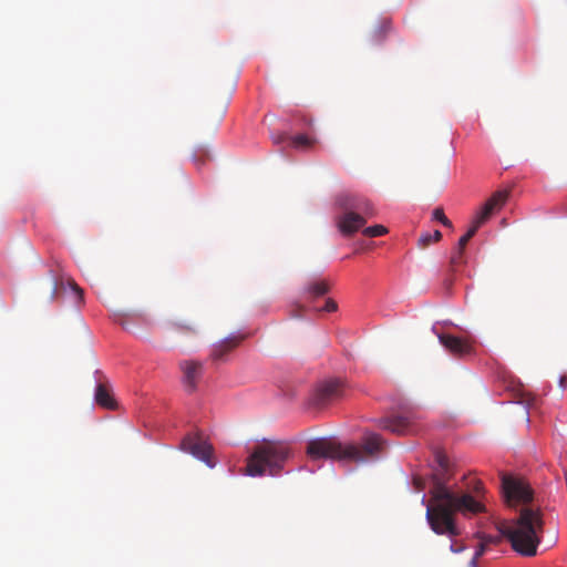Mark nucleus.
<instances>
[{
    "instance_id": "f257e3e1",
    "label": "nucleus",
    "mask_w": 567,
    "mask_h": 567,
    "mask_svg": "<svg viewBox=\"0 0 567 567\" xmlns=\"http://www.w3.org/2000/svg\"><path fill=\"white\" fill-rule=\"evenodd\" d=\"M439 470L433 474L431 498L426 505V520L437 535L454 538L461 534L455 514L474 515L485 511L480 496L484 491L481 482H476L473 492L476 497L445 484V473L449 471V460L442 454L436 455Z\"/></svg>"
},
{
    "instance_id": "f03ea898",
    "label": "nucleus",
    "mask_w": 567,
    "mask_h": 567,
    "mask_svg": "<svg viewBox=\"0 0 567 567\" xmlns=\"http://www.w3.org/2000/svg\"><path fill=\"white\" fill-rule=\"evenodd\" d=\"M543 525L542 513L538 508L523 507L517 519L504 522L498 526L501 535L477 534V537L487 545L498 544L505 537L509 540L515 551L530 557L537 553Z\"/></svg>"
},
{
    "instance_id": "7ed1b4c3",
    "label": "nucleus",
    "mask_w": 567,
    "mask_h": 567,
    "mask_svg": "<svg viewBox=\"0 0 567 567\" xmlns=\"http://www.w3.org/2000/svg\"><path fill=\"white\" fill-rule=\"evenodd\" d=\"M384 444L380 434L367 432L362 439V445H342L330 439H318L310 441L307 445V454L313 461L330 458L338 461L363 462L368 456L378 454Z\"/></svg>"
},
{
    "instance_id": "20e7f679",
    "label": "nucleus",
    "mask_w": 567,
    "mask_h": 567,
    "mask_svg": "<svg viewBox=\"0 0 567 567\" xmlns=\"http://www.w3.org/2000/svg\"><path fill=\"white\" fill-rule=\"evenodd\" d=\"M290 456L284 442L264 441L256 445L247 458L245 473L249 476L278 475Z\"/></svg>"
},
{
    "instance_id": "39448f33",
    "label": "nucleus",
    "mask_w": 567,
    "mask_h": 567,
    "mask_svg": "<svg viewBox=\"0 0 567 567\" xmlns=\"http://www.w3.org/2000/svg\"><path fill=\"white\" fill-rule=\"evenodd\" d=\"M340 206L346 210L336 219L337 227L343 236H351L361 229L367 217L374 216L372 204L364 197L343 195L339 198Z\"/></svg>"
},
{
    "instance_id": "423d86ee",
    "label": "nucleus",
    "mask_w": 567,
    "mask_h": 567,
    "mask_svg": "<svg viewBox=\"0 0 567 567\" xmlns=\"http://www.w3.org/2000/svg\"><path fill=\"white\" fill-rule=\"evenodd\" d=\"M502 489L505 502L509 506L527 504L533 499L530 486L522 478L503 475Z\"/></svg>"
},
{
    "instance_id": "0eeeda50",
    "label": "nucleus",
    "mask_w": 567,
    "mask_h": 567,
    "mask_svg": "<svg viewBox=\"0 0 567 567\" xmlns=\"http://www.w3.org/2000/svg\"><path fill=\"white\" fill-rule=\"evenodd\" d=\"M377 425L382 430L398 435L413 434L417 431L416 416L411 412L381 417L377 420Z\"/></svg>"
},
{
    "instance_id": "6e6552de",
    "label": "nucleus",
    "mask_w": 567,
    "mask_h": 567,
    "mask_svg": "<svg viewBox=\"0 0 567 567\" xmlns=\"http://www.w3.org/2000/svg\"><path fill=\"white\" fill-rule=\"evenodd\" d=\"M343 395V383L340 380L332 379L320 383L313 395L312 404L317 408H324L331 402Z\"/></svg>"
},
{
    "instance_id": "1a4fd4ad",
    "label": "nucleus",
    "mask_w": 567,
    "mask_h": 567,
    "mask_svg": "<svg viewBox=\"0 0 567 567\" xmlns=\"http://www.w3.org/2000/svg\"><path fill=\"white\" fill-rule=\"evenodd\" d=\"M181 450L192 454L208 466H214L210 461L212 446L199 434H187L181 442Z\"/></svg>"
},
{
    "instance_id": "9d476101",
    "label": "nucleus",
    "mask_w": 567,
    "mask_h": 567,
    "mask_svg": "<svg viewBox=\"0 0 567 567\" xmlns=\"http://www.w3.org/2000/svg\"><path fill=\"white\" fill-rule=\"evenodd\" d=\"M183 372L182 382L188 392L195 391L197 382L203 375V363L195 360H183L179 362Z\"/></svg>"
},
{
    "instance_id": "9b49d317",
    "label": "nucleus",
    "mask_w": 567,
    "mask_h": 567,
    "mask_svg": "<svg viewBox=\"0 0 567 567\" xmlns=\"http://www.w3.org/2000/svg\"><path fill=\"white\" fill-rule=\"evenodd\" d=\"M440 342L445 349H447L454 355H466L473 351V344L465 339L452 336V334H440Z\"/></svg>"
},
{
    "instance_id": "f8f14e48",
    "label": "nucleus",
    "mask_w": 567,
    "mask_h": 567,
    "mask_svg": "<svg viewBox=\"0 0 567 567\" xmlns=\"http://www.w3.org/2000/svg\"><path fill=\"white\" fill-rule=\"evenodd\" d=\"M508 196H509L508 190L495 192L486 200V203L482 207L481 212L477 214L476 218H478L480 221L485 223L495 210H499L505 205Z\"/></svg>"
},
{
    "instance_id": "ddd939ff",
    "label": "nucleus",
    "mask_w": 567,
    "mask_h": 567,
    "mask_svg": "<svg viewBox=\"0 0 567 567\" xmlns=\"http://www.w3.org/2000/svg\"><path fill=\"white\" fill-rule=\"evenodd\" d=\"M246 334H231L213 347L210 357L214 361H223L246 338Z\"/></svg>"
},
{
    "instance_id": "4468645a",
    "label": "nucleus",
    "mask_w": 567,
    "mask_h": 567,
    "mask_svg": "<svg viewBox=\"0 0 567 567\" xmlns=\"http://www.w3.org/2000/svg\"><path fill=\"white\" fill-rule=\"evenodd\" d=\"M483 224L484 223L480 221V219L475 217L467 233L460 238L457 247L453 251L450 260L453 267H456L463 262V254L467 243L474 237V235Z\"/></svg>"
},
{
    "instance_id": "2eb2a0df",
    "label": "nucleus",
    "mask_w": 567,
    "mask_h": 567,
    "mask_svg": "<svg viewBox=\"0 0 567 567\" xmlns=\"http://www.w3.org/2000/svg\"><path fill=\"white\" fill-rule=\"evenodd\" d=\"M94 398H95V402L100 406L109 409V410L116 409V401L114 400V398L111 394L110 389L105 384L99 383L96 385Z\"/></svg>"
},
{
    "instance_id": "dca6fc26",
    "label": "nucleus",
    "mask_w": 567,
    "mask_h": 567,
    "mask_svg": "<svg viewBox=\"0 0 567 567\" xmlns=\"http://www.w3.org/2000/svg\"><path fill=\"white\" fill-rule=\"evenodd\" d=\"M330 289L329 282L326 280H313L305 287V292L310 297L317 298L326 295Z\"/></svg>"
},
{
    "instance_id": "f3484780",
    "label": "nucleus",
    "mask_w": 567,
    "mask_h": 567,
    "mask_svg": "<svg viewBox=\"0 0 567 567\" xmlns=\"http://www.w3.org/2000/svg\"><path fill=\"white\" fill-rule=\"evenodd\" d=\"M317 143V140L315 137H310L306 134H298L293 137H291V145L301 151H309L311 150Z\"/></svg>"
},
{
    "instance_id": "a211bd4d",
    "label": "nucleus",
    "mask_w": 567,
    "mask_h": 567,
    "mask_svg": "<svg viewBox=\"0 0 567 567\" xmlns=\"http://www.w3.org/2000/svg\"><path fill=\"white\" fill-rule=\"evenodd\" d=\"M441 238H442V233L440 230H434L433 234H423L419 238V247L425 248L429 245H431L432 243L439 241Z\"/></svg>"
},
{
    "instance_id": "6ab92c4d",
    "label": "nucleus",
    "mask_w": 567,
    "mask_h": 567,
    "mask_svg": "<svg viewBox=\"0 0 567 567\" xmlns=\"http://www.w3.org/2000/svg\"><path fill=\"white\" fill-rule=\"evenodd\" d=\"M388 233V229L383 225H374L365 227L362 234L367 237H379Z\"/></svg>"
},
{
    "instance_id": "aec40b11",
    "label": "nucleus",
    "mask_w": 567,
    "mask_h": 567,
    "mask_svg": "<svg viewBox=\"0 0 567 567\" xmlns=\"http://www.w3.org/2000/svg\"><path fill=\"white\" fill-rule=\"evenodd\" d=\"M173 327H174V329H176L177 331L183 332V333H192V334L197 333V329L194 324L184 323V322H174Z\"/></svg>"
},
{
    "instance_id": "412c9836",
    "label": "nucleus",
    "mask_w": 567,
    "mask_h": 567,
    "mask_svg": "<svg viewBox=\"0 0 567 567\" xmlns=\"http://www.w3.org/2000/svg\"><path fill=\"white\" fill-rule=\"evenodd\" d=\"M487 546H488V545H487L485 542H483L482 539H480V544H478V546H477V548H476V550H475V555H474V557H473V559H472V565H473L474 567H476V565H477V559H478L481 556H483V555H484V553H485V550H486Z\"/></svg>"
},
{
    "instance_id": "4be33fe9",
    "label": "nucleus",
    "mask_w": 567,
    "mask_h": 567,
    "mask_svg": "<svg viewBox=\"0 0 567 567\" xmlns=\"http://www.w3.org/2000/svg\"><path fill=\"white\" fill-rule=\"evenodd\" d=\"M433 218L439 220L440 223H442L444 226H451V221L449 220V218L445 216L444 212L442 208H435L434 212H433Z\"/></svg>"
},
{
    "instance_id": "5701e85b",
    "label": "nucleus",
    "mask_w": 567,
    "mask_h": 567,
    "mask_svg": "<svg viewBox=\"0 0 567 567\" xmlns=\"http://www.w3.org/2000/svg\"><path fill=\"white\" fill-rule=\"evenodd\" d=\"M338 308L337 302L333 299H327L323 308L321 310L327 312H333Z\"/></svg>"
},
{
    "instance_id": "b1692460",
    "label": "nucleus",
    "mask_w": 567,
    "mask_h": 567,
    "mask_svg": "<svg viewBox=\"0 0 567 567\" xmlns=\"http://www.w3.org/2000/svg\"><path fill=\"white\" fill-rule=\"evenodd\" d=\"M70 287L79 296V298L82 299L83 290L75 282H71Z\"/></svg>"
},
{
    "instance_id": "393cba45",
    "label": "nucleus",
    "mask_w": 567,
    "mask_h": 567,
    "mask_svg": "<svg viewBox=\"0 0 567 567\" xmlns=\"http://www.w3.org/2000/svg\"><path fill=\"white\" fill-rule=\"evenodd\" d=\"M390 29V23L388 21L383 22V24L380 28L379 34L380 37L384 34Z\"/></svg>"
},
{
    "instance_id": "a878e982",
    "label": "nucleus",
    "mask_w": 567,
    "mask_h": 567,
    "mask_svg": "<svg viewBox=\"0 0 567 567\" xmlns=\"http://www.w3.org/2000/svg\"><path fill=\"white\" fill-rule=\"evenodd\" d=\"M559 384L561 388H565L567 385V375L560 377Z\"/></svg>"
},
{
    "instance_id": "bb28decb",
    "label": "nucleus",
    "mask_w": 567,
    "mask_h": 567,
    "mask_svg": "<svg viewBox=\"0 0 567 567\" xmlns=\"http://www.w3.org/2000/svg\"><path fill=\"white\" fill-rule=\"evenodd\" d=\"M450 549H451V551H453V553H460V551H462V550H463V547H462V546H461V547H456L454 544H452V545H451V547H450Z\"/></svg>"
},
{
    "instance_id": "cd10ccee",
    "label": "nucleus",
    "mask_w": 567,
    "mask_h": 567,
    "mask_svg": "<svg viewBox=\"0 0 567 567\" xmlns=\"http://www.w3.org/2000/svg\"><path fill=\"white\" fill-rule=\"evenodd\" d=\"M414 483L416 484V486L422 489L423 488V485L421 483V478H414Z\"/></svg>"
},
{
    "instance_id": "c85d7f7f",
    "label": "nucleus",
    "mask_w": 567,
    "mask_h": 567,
    "mask_svg": "<svg viewBox=\"0 0 567 567\" xmlns=\"http://www.w3.org/2000/svg\"><path fill=\"white\" fill-rule=\"evenodd\" d=\"M281 141V137H278L277 140H275V143H279Z\"/></svg>"
}]
</instances>
